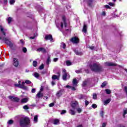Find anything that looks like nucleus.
I'll return each instance as SVG.
<instances>
[{"label": "nucleus", "instance_id": "1", "mask_svg": "<svg viewBox=\"0 0 127 127\" xmlns=\"http://www.w3.org/2000/svg\"><path fill=\"white\" fill-rule=\"evenodd\" d=\"M6 29L4 28L2 25H0V32L2 34L0 35V40L3 41L6 44L9 45L10 47H12V43L9 41L8 39L5 37L6 34Z\"/></svg>", "mask_w": 127, "mask_h": 127}, {"label": "nucleus", "instance_id": "2", "mask_svg": "<svg viewBox=\"0 0 127 127\" xmlns=\"http://www.w3.org/2000/svg\"><path fill=\"white\" fill-rule=\"evenodd\" d=\"M19 123L21 127H30L31 126L29 118L27 117L20 119Z\"/></svg>", "mask_w": 127, "mask_h": 127}, {"label": "nucleus", "instance_id": "3", "mask_svg": "<svg viewBox=\"0 0 127 127\" xmlns=\"http://www.w3.org/2000/svg\"><path fill=\"white\" fill-rule=\"evenodd\" d=\"M90 68L92 71L94 72H102L103 71V67L99 64H93L89 65Z\"/></svg>", "mask_w": 127, "mask_h": 127}, {"label": "nucleus", "instance_id": "4", "mask_svg": "<svg viewBox=\"0 0 127 127\" xmlns=\"http://www.w3.org/2000/svg\"><path fill=\"white\" fill-rule=\"evenodd\" d=\"M21 81H19L18 83L15 84V87H18V88H20V89H22L23 90H25V91H27L28 90V87L27 86H25V82H22V83Z\"/></svg>", "mask_w": 127, "mask_h": 127}, {"label": "nucleus", "instance_id": "5", "mask_svg": "<svg viewBox=\"0 0 127 127\" xmlns=\"http://www.w3.org/2000/svg\"><path fill=\"white\" fill-rule=\"evenodd\" d=\"M62 20L63 21L61 23V27L63 28L64 25V27H67V23H66V17H65V16L62 17Z\"/></svg>", "mask_w": 127, "mask_h": 127}, {"label": "nucleus", "instance_id": "6", "mask_svg": "<svg viewBox=\"0 0 127 127\" xmlns=\"http://www.w3.org/2000/svg\"><path fill=\"white\" fill-rule=\"evenodd\" d=\"M13 65L15 67H18V65H19V62H18V59L16 58H14L13 59Z\"/></svg>", "mask_w": 127, "mask_h": 127}, {"label": "nucleus", "instance_id": "7", "mask_svg": "<svg viewBox=\"0 0 127 127\" xmlns=\"http://www.w3.org/2000/svg\"><path fill=\"white\" fill-rule=\"evenodd\" d=\"M63 79L64 81H66L67 79H70V75L68 73H63Z\"/></svg>", "mask_w": 127, "mask_h": 127}, {"label": "nucleus", "instance_id": "8", "mask_svg": "<svg viewBox=\"0 0 127 127\" xmlns=\"http://www.w3.org/2000/svg\"><path fill=\"white\" fill-rule=\"evenodd\" d=\"M70 40L71 42H73V43H75V44L79 43V39L76 37L72 38Z\"/></svg>", "mask_w": 127, "mask_h": 127}, {"label": "nucleus", "instance_id": "9", "mask_svg": "<svg viewBox=\"0 0 127 127\" xmlns=\"http://www.w3.org/2000/svg\"><path fill=\"white\" fill-rule=\"evenodd\" d=\"M45 39H46V40H50V41H52V40H53V38L51 35H46L45 37Z\"/></svg>", "mask_w": 127, "mask_h": 127}, {"label": "nucleus", "instance_id": "10", "mask_svg": "<svg viewBox=\"0 0 127 127\" xmlns=\"http://www.w3.org/2000/svg\"><path fill=\"white\" fill-rule=\"evenodd\" d=\"M29 100L28 97L23 98L21 100V103L22 104H25V103H27Z\"/></svg>", "mask_w": 127, "mask_h": 127}, {"label": "nucleus", "instance_id": "11", "mask_svg": "<svg viewBox=\"0 0 127 127\" xmlns=\"http://www.w3.org/2000/svg\"><path fill=\"white\" fill-rule=\"evenodd\" d=\"M77 106H78V102L77 101H73L72 102L71 107L73 109H75Z\"/></svg>", "mask_w": 127, "mask_h": 127}, {"label": "nucleus", "instance_id": "12", "mask_svg": "<svg viewBox=\"0 0 127 127\" xmlns=\"http://www.w3.org/2000/svg\"><path fill=\"white\" fill-rule=\"evenodd\" d=\"M106 66H117V64L113 63L106 62L105 63Z\"/></svg>", "mask_w": 127, "mask_h": 127}, {"label": "nucleus", "instance_id": "13", "mask_svg": "<svg viewBox=\"0 0 127 127\" xmlns=\"http://www.w3.org/2000/svg\"><path fill=\"white\" fill-rule=\"evenodd\" d=\"M63 92H64V90L63 89H61L57 93V97H61V96H62L63 94Z\"/></svg>", "mask_w": 127, "mask_h": 127}, {"label": "nucleus", "instance_id": "14", "mask_svg": "<svg viewBox=\"0 0 127 127\" xmlns=\"http://www.w3.org/2000/svg\"><path fill=\"white\" fill-rule=\"evenodd\" d=\"M38 51H40L41 52H43V53H46V50L44 48H40L38 49Z\"/></svg>", "mask_w": 127, "mask_h": 127}, {"label": "nucleus", "instance_id": "15", "mask_svg": "<svg viewBox=\"0 0 127 127\" xmlns=\"http://www.w3.org/2000/svg\"><path fill=\"white\" fill-rule=\"evenodd\" d=\"M69 113L71 116H75L76 114V112H75V110L73 109H70L69 111Z\"/></svg>", "mask_w": 127, "mask_h": 127}, {"label": "nucleus", "instance_id": "16", "mask_svg": "<svg viewBox=\"0 0 127 127\" xmlns=\"http://www.w3.org/2000/svg\"><path fill=\"white\" fill-rule=\"evenodd\" d=\"M34 124H37V122H38V116L36 115L34 117Z\"/></svg>", "mask_w": 127, "mask_h": 127}, {"label": "nucleus", "instance_id": "17", "mask_svg": "<svg viewBox=\"0 0 127 127\" xmlns=\"http://www.w3.org/2000/svg\"><path fill=\"white\" fill-rule=\"evenodd\" d=\"M110 102H111V98H109L104 101V105L105 106H107V105H108V104L110 103Z\"/></svg>", "mask_w": 127, "mask_h": 127}, {"label": "nucleus", "instance_id": "18", "mask_svg": "<svg viewBox=\"0 0 127 127\" xmlns=\"http://www.w3.org/2000/svg\"><path fill=\"white\" fill-rule=\"evenodd\" d=\"M36 97L39 98H42V97H43V94L41 93V92L40 91L38 94H37Z\"/></svg>", "mask_w": 127, "mask_h": 127}, {"label": "nucleus", "instance_id": "19", "mask_svg": "<svg viewBox=\"0 0 127 127\" xmlns=\"http://www.w3.org/2000/svg\"><path fill=\"white\" fill-rule=\"evenodd\" d=\"M87 25L84 24L83 26V28L82 29V31L84 33H86V32H87Z\"/></svg>", "mask_w": 127, "mask_h": 127}, {"label": "nucleus", "instance_id": "20", "mask_svg": "<svg viewBox=\"0 0 127 127\" xmlns=\"http://www.w3.org/2000/svg\"><path fill=\"white\" fill-rule=\"evenodd\" d=\"M52 80H59V77L58 76L54 74L52 77Z\"/></svg>", "mask_w": 127, "mask_h": 127}, {"label": "nucleus", "instance_id": "21", "mask_svg": "<svg viewBox=\"0 0 127 127\" xmlns=\"http://www.w3.org/2000/svg\"><path fill=\"white\" fill-rule=\"evenodd\" d=\"M59 122L60 121L59 119H55L53 124L54 125H59Z\"/></svg>", "mask_w": 127, "mask_h": 127}, {"label": "nucleus", "instance_id": "22", "mask_svg": "<svg viewBox=\"0 0 127 127\" xmlns=\"http://www.w3.org/2000/svg\"><path fill=\"white\" fill-rule=\"evenodd\" d=\"M74 52L75 53V54H76V55H82V54H83V53H82V52H79L77 50H74Z\"/></svg>", "mask_w": 127, "mask_h": 127}, {"label": "nucleus", "instance_id": "23", "mask_svg": "<svg viewBox=\"0 0 127 127\" xmlns=\"http://www.w3.org/2000/svg\"><path fill=\"white\" fill-rule=\"evenodd\" d=\"M61 48H63V49H65L66 48V44L64 43H62L61 45Z\"/></svg>", "mask_w": 127, "mask_h": 127}, {"label": "nucleus", "instance_id": "24", "mask_svg": "<svg viewBox=\"0 0 127 127\" xmlns=\"http://www.w3.org/2000/svg\"><path fill=\"white\" fill-rule=\"evenodd\" d=\"M106 94H107L108 95H110V94H111V93H112V91H111V90L110 89H105V90Z\"/></svg>", "mask_w": 127, "mask_h": 127}, {"label": "nucleus", "instance_id": "25", "mask_svg": "<svg viewBox=\"0 0 127 127\" xmlns=\"http://www.w3.org/2000/svg\"><path fill=\"white\" fill-rule=\"evenodd\" d=\"M107 84H108V82H107L106 81L103 82V83L101 85V87L104 88V87H106Z\"/></svg>", "mask_w": 127, "mask_h": 127}, {"label": "nucleus", "instance_id": "26", "mask_svg": "<svg viewBox=\"0 0 127 127\" xmlns=\"http://www.w3.org/2000/svg\"><path fill=\"white\" fill-rule=\"evenodd\" d=\"M72 83L74 86H76V85L78 84V82H77V79H76L75 78L73 79Z\"/></svg>", "mask_w": 127, "mask_h": 127}, {"label": "nucleus", "instance_id": "27", "mask_svg": "<svg viewBox=\"0 0 127 127\" xmlns=\"http://www.w3.org/2000/svg\"><path fill=\"white\" fill-rule=\"evenodd\" d=\"M66 64L67 66H71V65H72V63H71L70 61H67L66 62Z\"/></svg>", "mask_w": 127, "mask_h": 127}, {"label": "nucleus", "instance_id": "28", "mask_svg": "<svg viewBox=\"0 0 127 127\" xmlns=\"http://www.w3.org/2000/svg\"><path fill=\"white\" fill-rule=\"evenodd\" d=\"M13 101L14 102H19V99L17 97H13Z\"/></svg>", "mask_w": 127, "mask_h": 127}, {"label": "nucleus", "instance_id": "29", "mask_svg": "<svg viewBox=\"0 0 127 127\" xmlns=\"http://www.w3.org/2000/svg\"><path fill=\"white\" fill-rule=\"evenodd\" d=\"M34 77H35V78H38V77H39V73L37 72H35L34 73Z\"/></svg>", "mask_w": 127, "mask_h": 127}, {"label": "nucleus", "instance_id": "30", "mask_svg": "<svg viewBox=\"0 0 127 127\" xmlns=\"http://www.w3.org/2000/svg\"><path fill=\"white\" fill-rule=\"evenodd\" d=\"M33 66L34 67H36L37 66V62L34 61L33 62Z\"/></svg>", "mask_w": 127, "mask_h": 127}, {"label": "nucleus", "instance_id": "31", "mask_svg": "<svg viewBox=\"0 0 127 127\" xmlns=\"http://www.w3.org/2000/svg\"><path fill=\"white\" fill-rule=\"evenodd\" d=\"M14 2H15V0H9V3L11 5H12V4L14 3Z\"/></svg>", "mask_w": 127, "mask_h": 127}, {"label": "nucleus", "instance_id": "32", "mask_svg": "<svg viewBox=\"0 0 127 127\" xmlns=\"http://www.w3.org/2000/svg\"><path fill=\"white\" fill-rule=\"evenodd\" d=\"M12 21V18H11V17L8 18L7 22H8V24L10 23V22H11Z\"/></svg>", "mask_w": 127, "mask_h": 127}, {"label": "nucleus", "instance_id": "33", "mask_svg": "<svg viewBox=\"0 0 127 127\" xmlns=\"http://www.w3.org/2000/svg\"><path fill=\"white\" fill-rule=\"evenodd\" d=\"M8 125H12L13 124V121L12 120H10L7 122Z\"/></svg>", "mask_w": 127, "mask_h": 127}, {"label": "nucleus", "instance_id": "34", "mask_svg": "<svg viewBox=\"0 0 127 127\" xmlns=\"http://www.w3.org/2000/svg\"><path fill=\"white\" fill-rule=\"evenodd\" d=\"M76 111L78 113V114H80V113L82 112V109L78 108L76 109Z\"/></svg>", "mask_w": 127, "mask_h": 127}, {"label": "nucleus", "instance_id": "35", "mask_svg": "<svg viewBox=\"0 0 127 127\" xmlns=\"http://www.w3.org/2000/svg\"><path fill=\"white\" fill-rule=\"evenodd\" d=\"M93 99H94V100H97V94L93 93Z\"/></svg>", "mask_w": 127, "mask_h": 127}, {"label": "nucleus", "instance_id": "36", "mask_svg": "<svg viewBox=\"0 0 127 127\" xmlns=\"http://www.w3.org/2000/svg\"><path fill=\"white\" fill-rule=\"evenodd\" d=\"M87 83H88V81H87L86 80L84 81L83 82L82 87H85V86H86V85H87Z\"/></svg>", "mask_w": 127, "mask_h": 127}, {"label": "nucleus", "instance_id": "37", "mask_svg": "<svg viewBox=\"0 0 127 127\" xmlns=\"http://www.w3.org/2000/svg\"><path fill=\"white\" fill-rule=\"evenodd\" d=\"M23 109H24V110H28V109H29V107H28V106L27 105H25L23 107Z\"/></svg>", "mask_w": 127, "mask_h": 127}, {"label": "nucleus", "instance_id": "38", "mask_svg": "<svg viewBox=\"0 0 127 127\" xmlns=\"http://www.w3.org/2000/svg\"><path fill=\"white\" fill-rule=\"evenodd\" d=\"M22 51L23 52H24V53H26L27 51V49H26V48H22Z\"/></svg>", "mask_w": 127, "mask_h": 127}, {"label": "nucleus", "instance_id": "39", "mask_svg": "<svg viewBox=\"0 0 127 127\" xmlns=\"http://www.w3.org/2000/svg\"><path fill=\"white\" fill-rule=\"evenodd\" d=\"M104 112L103 111H101L100 112V116L101 117H102V118H104Z\"/></svg>", "mask_w": 127, "mask_h": 127}, {"label": "nucleus", "instance_id": "40", "mask_svg": "<svg viewBox=\"0 0 127 127\" xmlns=\"http://www.w3.org/2000/svg\"><path fill=\"white\" fill-rule=\"evenodd\" d=\"M25 83L26 84H31V81H30L29 80H26L25 81Z\"/></svg>", "mask_w": 127, "mask_h": 127}, {"label": "nucleus", "instance_id": "41", "mask_svg": "<svg viewBox=\"0 0 127 127\" xmlns=\"http://www.w3.org/2000/svg\"><path fill=\"white\" fill-rule=\"evenodd\" d=\"M43 68H44V64H42V65H41L39 67V69L40 70H42V69H43Z\"/></svg>", "mask_w": 127, "mask_h": 127}, {"label": "nucleus", "instance_id": "42", "mask_svg": "<svg viewBox=\"0 0 127 127\" xmlns=\"http://www.w3.org/2000/svg\"><path fill=\"white\" fill-rule=\"evenodd\" d=\"M67 112L66 111V110H62L61 113V115H64V114H65V113H66Z\"/></svg>", "mask_w": 127, "mask_h": 127}, {"label": "nucleus", "instance_id": "43", "mask_svg": "<svg viewBox=\"0 0 127 127\" xmlns=\"http://www.w3.org/2000/svg\"><path fill=\"white\" fill-rule=\"evenodd\" d=\"M127 110H125L124 111V114H123L124 118H125V115H127Z\"/></svg>", "mask_w": 127, "mask_h": 127}, {"label": "nucleus", "instance_id": "44", "mask_svg": "<svg viewBox=\"0 0 127 127\" xmlns=\"http://www.w3.org/2000/svg\"><path fill=\"white\" fill-rule=\"evenodd\" d=\"M50 63V58H48L47 60V64H48V65Z\"/></svg>", "mask_w": 127, "mask_h": 127}, {"label": "nucleus", "instance_id": "45", "mask_svg": "<svg viewBox=\"0 0 127 127\" xmlns=\"http://www.w3.org/2000/svg\"><path fill=\"white\" fill-rule=\"evenodd\" d=\"M109 5L111 6H115V3H112V2H109Z\"/></svg>", "mask_w": 127, "mask_h": 127}, {"label": "nucleus", "instance_id": "46", "mask_svg": "<svg viewBox=\"0 0 127 127\" xmlns=\"http://www.w3.org/2000/svg\"><path fill=\"white\" fill-rule=\"evenodd\" d=\"M92 107L93 109H96V108H97V105H96L95 104H92Z\"/></svg>", "mask_w": 127, "mask_h": 127}, {"label": "nucleus", "instance_id": "47", "mask_svg": "<svg viewBox=\"0 0 127 127\" xmlns=\"http://www.w3.org/2000/svg\"><path fill=\"white\" fill-rule=\"evenodd\" d=\"M54 103H52L51 104H49V107H50V108L52 107H54Z\"/></svg>", "mask_w": 127, "mask_h": 127}, {"label": "nucleus", "instance_id": "48", "mask_svg": "<svg viewBox=\"0 0 127 127\" xmlns=\"http://www.w3.org/2000/svg\"><path fill=\"white\" fill-rule=\"evenodd\" d=\"M85 106H88V105H89V101L85 100Z\"/></svg>", "mask_w": 127, "mask_h": 127}, {"label": "nucleus", "instance_id": "49", "mask_svg": "<svg viewBox=\"0 0 127 127\" xmlns=\"http://www.w3.org/2000/svg\"><path fill=\"white\" fill-rule=\"evenodd\" d=\"M13 98H14V97H13L12 96H9V99H10V100H11V101H13Z\"/></svg>", "mask_w": 127, "mask_h": 127}, {"label": "nucleus", "instance_id": "50", "mask_svg": "<svg viewBox=\"0 0 127 127\" xmlns=\"http://www.w3.org/2000/svg\"><path fill=\"white\" fill-rule=\"evenodd\" d=\"M105 7H106V8L111 9V7H110V6L109 5H105Z\"/></svg>", "mask_w": 127, "mask_h": 127}, {"label": "nucleus", "instance_id": "51", "mask_svg": "<svg viewBox=\"0 0 127 127\" xmlns=\"http://www.w3.org/2000/svg\"><path fill=\"white\" fill-rule=\"evenodd\" d=\"M63 74H67V72H66V69H64L63 70Z\"/></svg>", "mask_w": 127, "mask_h": 127}, {"label": "nucleus", "instance_id": "52", "mask_svg": "<svg viewBox=\"0 0 127 127\" xmlns=\"http://www.w3.org/2000/svg\"><path fill=\"white\" fill-rule=\"evenodd\" d=\"M31 92H32V93H35V92H36V89H35V88H33V89H32V90H31Z\"/></svg>", "mask_w": 127, "mask_h": 127}, {"label": "nucleus", "instance_id": "53", "mask_svg": "<svg viewBox=\"0 0 127 127\" xmlns=\"http://www.w3.org/2000/svg\"><path fill=\"white\" fill-rule=\"evenodd\" d=\"M54 62H57V61H58V58H54Z\"/></svg>", "mask_w": 127, "mask_h": 127}, {"label": "nucleus", "instance_id": "54", "mask_svg": "<svg viewBox=\"0 0 127 127\" xmlns=\"http://www.w3.org/2000/svg\"><path fill=\"white\" fill-rule=\"evenodd\" d=\"M90 49H91V50H93V49H94V48H95V47L93 46H92L91 47H89Z\"/></svg>", "mask_w": 127, "mask_h": 127}, {"label": "nucleus", "instance_id": "55", "mask_svg": "<svg viewBox=\"0 0 127 127\" xmlns=\"http://www.w3.org/2000/svg\"><path fill=\"white\" fill-rule=\"evenodd\" d=\"M36 36V35H34V36L30 37V39H34V38H35Z\"/></svg>", "mask_w": 127, "mask_h": 127}, {"label": "nucleus", "instance_id": "56", "mask_svg": "<svg viewBox=\"0 0 127 127\" xmlns=\"http://www.w3.org/2000/svg\"><path fill=\"white\" fill-rule=\"evenodd\" d=\"M4 3L6 4V3H7V0H4Z\"/></svg>", "mask_w": 127, "mask_h": 127}, {"label": "nucleus", "instance_id": "57", "mask_svg": "<svg viewBox=\"0 0 127 127\" xmlns=\"http://www.w3.org/2000/svg\"><path fill=\"white\" fill-rule=\"evenodd\" d=\"M52 86H54V85H55V82L54 81L52 82Z\"/></svg>", "mask_w": 127, "mask_h": 127}, {"label": "nucleus", "instance_id": "58", "mask_svg": "<svg viewBox=\"0 0 127 127\" xmlns=\"http://www.w3.org/2000/svg\"><path fill=\"white\" fill-rule=\"evenodd\" d=\"M102 15H104V16L106 15V12L105 11H103L102 12Z\"/></svg>", "mask_w": 127, "mask_h": 127}, {"label": "nucleus", "instance_id": "59", "mask_svg": "<svg viewBox=\"0 0 127 127\" xmlns=\"http://www.w3.org/2000/svg\"><path fill=\"white\" fill-rule=\"evenodd\" d=\"M76 73H77V74H79V73H80L81 72L79 70H76Z\"/></svg>", "mask_w": 127, "mask_h": 127}, {"label": "nucleus", "instance_id": "60", "mask_svg": "<svg viewBox=\"0 0 127 127\" xmlns=\"http://www.w3.org/2000/svg\"><path fill=\"white\" fill-rule=\"evenodd\" d=\"M20 42H21V44H24L23 41L22 40H20Z\"/></svg>", "mask_w": 127, "mask_h": 127}, {"label": "nucleus", "instance_id": "61", "mask_svg": "<svg viewBox=\"0 0 127 127\" xmlns=\"http://www.w3.org/2000/svg\"><path fill=\"white\" fill-rule=\"evenodd\" d=\"M42 91H43V87H41V89H40V92H42Z\"/></svg>", "mask_w": 127, "mask_h": 127}, {"label": "nucleus", "instance_id": "62", "mask_svg": "<svg viewBox=\"0 0 127 127\" xmlns=\"http://www.w3.org/2000/svg\"><path fill=\"white\" fill-rule=\"evenodd\" d=\"M71 90H72L73 91H75V90H76V89L75 88V87H72L71 88Z\"/></svg>", "mask_w": 127, "mask_h": 127}, {"label": "nucleus", "instance_id": "63", "mask_svg": "<svg viewBox=\"0 0 127 127\" xmlns=\"http://www.w3.org/2000/svg\"><path fill=\"white\" fill-rule=\"evenodd\" d=\"M65 87H66V88H71V87H70V86H69V85H66V86H65Z\"/></svg>", "mask_w": 127, "mask_h": 127}, {"label": "nucleus", "instance_id": "64", "mask_svg": "<svg viewBox=\"0 0 127 127\" xmlns=\"http://www.w3.org/2000/svg\"><path fill=\"white\" fill-rule=\"evenodd\" d=\"M79 99H83V95H80V97H79Z\"/></svg>", "mask_w": 127, "mask_h": 127}]
</instances>
